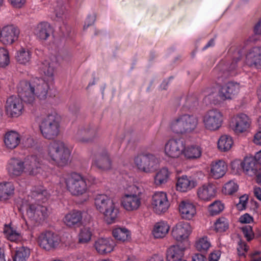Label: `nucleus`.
Returning <instances> with one entry per match:
<instances>
[{
  "label": "nucleus",
  "instance_id": "c9c22d12",
  "mask_svg": "<svg viewBox=\"0 0 261 261\" xmlns=\"http://www.w3.org/2000/svg\"><path fill=\"white\" fill-rule=\"evenodd\" d=\"M4 233L7 240L11 242L18 243L22 238L21 233L16 227L12 226L11 224L5 225Z\"/></svg>",
  "mask_w": 261,
  "mask_h": 261
},
{
  "label": "nucleus",
  "instance_id": "6ab92c4d",
  "mask_svg": "<svg viewBox=\"0 0 261 261\" xmlns=\"http://www.w3.org/2000/svg\"><path fill=\"white\" fill-rule=\"evenodd\" d=\"M241 86L239 83L232 81L221 86L218 92V96L222 101L231 100L239 93Z\"/></svg>",
  "mask_w": 261,
  "mask_h": 261
},
{
  "label": "nucleus",
  "instance_id": "ea45409f",
  "mask_svg": "<svg viewBox=\"0 0 261 261\" xmlns=\"http://www.w3.org/2000/svg\"><path fill=\"white\" fill-rule=\"evenodd\" d=\"M31 254L29 248L21 246L16 248L15 254L13 256V261H27Z\"/></svg>",
  "mask_w": 261,
  "mask_h": 261
},
{
  "label": "nucleus",
  "instance_id": "473e14b6",
  "mask_svg": "<svg viewBox=\"0 0 261 261\" xmlns=\"http://www.w3.org/2000/svg\"><path fill=\"white\" fill-rule=\"evenodd\" d=\"M32 52L30 49L21 47L15 53V59L17 63L28 66L31 64Z\"/></svg>",
  "mask_w": 261,
  "mask_h": 261
},
{
  "label": "nucleus",
  "instance_id": "4d7b16f0",
  "mask_svg": "<svg viewBox=\"0 0 261 261\" xmlns=\"http://www.w3.org/2000/svg\"><path fill=\"white\" fill-rule=\"evenodd\" d=\"M253 142L257 146H261V129L258 130L254 135Z\"/></svg>",
  "mask_w": 261,
  "mask_h": 261
},
{
  "label": "nucleus",
  "instance_id": "39448f33",
  "mask_svg": "<svg viewBox=\"0 0 261 261\" xmlns=\"http://www.w3.org/2000/svg\"><path fill=\"white\" fill-rule=\"evenodd\" d=\"M46 151L48 158L58 166H65L70 162L71 149L60 140L50 142Z\"/></svg>",
  "mask_w": 261,
  "mask_h": 261
},
{
  "label": "nucleus",
  "instance_id": "9d476101",
  "mask_svg": "<svg viewBox=\"0 0 261 261\" xmlns=\"http://www.w3.org/2000/svg\"><path fill=\"white\" fill-rule=\"evenodd\" d=\"M198 124V118L192 115H178L172 120L170 128L174 133L185 134L193 132Z\"/></svg>",
  "mask_w": 261,
  "mask_h": 261
},
{
  "label": "nucleus",
  "instance_id": "1a4fd4ad",
  "mask_svg": "<svg viewBox=\"0 0 261 261\" xmlns=\"http://www.w3.org/2000/svg\"><path fill=\"white\" fill-rule=\"evenodd\" d=\"M67 190L72 196H85V201L88 199V189L86 180L81 174L72 172L64 178Z\"/></svg>",
  "mask_w": 261,
  "mask_h": 261
},
{
  "label": "nucleus",
  "instance_id": "412c9836",
  "mask_svg": "<svg viewBox=\"0 0 261 261\" xmlns=\"http://www.w3.org/2000/svg\"><path fill=\"white\" fill-rule=\"evenodd\" d=\"M178 210L181 218L186 220H192L197 214L196 205L187 200H182L179 203Z\"/></svg>",
  "mask_w": 261,
  "mask_h": 261
},
{
  "label": "nucleus",
  "instance_id": "c85d7f7f",
  "mask_svg": "<svg viewBox=\"0 0 261 261\" xmlns=\"http://www.w3.org/2000/svg\"><path fill=\"white\" fill-rule=\"evenodd\" d=\"M197 185L196 180L191 177L182 175L177 180L176 188L180 192H187L194 188Z\"/></svg>",
  "mask_w": 261,
  "mask_h": 261
},
{
  "label": "nucleus",
  "instance_id": "7ed1b4c3",
  "mask_svg": "<svg viewBox=\"0 0 261 261\" xmlns=\"http://www.w3.org/2000/svg\"><path fill=\"white\" fill-rule=\"evenodd\" d=\"M6 169L11 178L20 176L25 172L31 175L41 174L43 177H47L51 173L46 166L40 163L36 155L27 156L24 160L18 157H12L8 161Z\"/></svg>",
  "mask_w": 261,
  "mask_h": 261
},
{
  "label": "nucleus",
  "instance_id": "c756f323",
  "mask_svg": "<svg viewBox=\"0 0 261 261\" xmlns=\"http://www.w3.org/2000/svg\"><path fill=\"white\" fill-rule=\"evenodd\" d=\"M34 35L37 38L41 40H46L53 33V30L50 24L47 22H41L34 28Z\"/></svg>",
  "mask_w": 261,
  "mask_h": 261
},
{
  "label": "nucleus",
  "instance_id": "f03ea898",
  "mask_svg": "<svg viewBox=\"0 0 261 261\" xmlns=\"http://www.w3.org/2000/svg\"><path fill=\"white\" fill-rule=\"evenodd\" d=\"M48 197L46 190L42 188L38 191L34 190L32 195L23 199L20 204V210L25 212V217L32 225L42 224L48 217L47 208L38 202H44Z\"/></svg>",
  "mask_w": 261,
  "mask_h": 261
},
{
  "label": "nucleus",
  "instance_id": "864d4df0",
  "mask_svg": "<svg viewBox=\"0 0 261 261\" xmlns=\"http://www.w3.org/2000/svg\"><path fill=\"white\" fill-rule=\"evenodd\" d=\"M244 237L247 241H250L253 238L254 233L252 227L249 225H247L242 228Z\"/></svg>",
  "mask_w": 261,
  "mask_h": 261
},
{
  "label": "nucleus",
  "instance_id": "6e6d98bb",
  "mask_svg": "<svg viewBox=\"0 0 261 261\" xmlns=\"http://www.w3.org/2000/svg\"><path fill=\"white\" fill-rule=\"evenodd\" d=\"M8 2L14 8H20L25 3V0H8Z\"/></svg>",
  "mask_w": 261,
  "mask_h": 261
},
{
  "label": "nucleus",
  "instance_id": "20e7f679",
  "mask_svg": "<svg viewBox=\"0 0 261 261\" xmlns=\"http://www.w3.org/2000/svg\"><path fill=\"white\" fill-rule=\"evenodd\" d=\"M96 210L103 215L108 224L115 223L118 219L119 209L113 198L105 194H99L94 198Z\"/></svg>",
  "mask_w": 261,
  "mask_h": 261
},
{
  "label": "nucleus",
  "instance_id": "dca6fc26",
  "mask_svg": "<svg viewBox=\"0 0 261 261\" xmlns=\"http://www.w3.org/2000/svg\"><path fill=\"white\" fill-rule=\"evenodd\" d=\"M19 34L20 30L16 25H5L0 28V42L4 45H11L18 40Z\"/></svg>",
  "mask_w": 261,
  "mask_h": 261
},
{
  "label": "nucleus",
  "instance_id": "69168bd1",
  "mask_svg": "<svg viewBox=\"0 0 261 261\" xmlns=\"http://www.w3.org/2000/svg\"><path fill=\"white\" fill-rule=\"evenodd\" d=\"M95 20V18L94 16H88L87 20L86 23H87V25L85 24L84 27V29H87L89 26L93 24Z\"/></svg>",
  "mask_w": 261,
  "mask_h": 261
},
{
  "label": "nucleus",
  "instance_id": "4be33fe9",
  "mask_svg": "<svg viewBox=\"0 0 261 261\" xmlns=\"http://www.w3.org/2000/svg\"><path fill=\"white\" fill-rule=\"evenodd\" d=\"M116 243L111 238H99L94 242V247L101 255H105L113 252Z\"/></svg>",
  "mask_w": 261,
  "mask_h": 261
},
{
  "label": "nucleus",
  "instance_id": "72a5a7b5",
  "mask_svg": "<svg viewBox=\"0 0 261 261\" xmlns=\"http://www.w3.org/2000/svg\"><path fill=\"white\" fill-rule=\"evenodd\" d=\"M170 230V225L166 221L156 222L152 230V234L155 239H162L166 236Z\"/></svg>",
  "mask_w": 261,
  "mask_h": 261
},
{
  "label": "nucleus",
  "instance_id": "f3484780",
  "mask_svg": "<svg viewBox=\"0 0 261 261\" xmlns=\"http://www.w3.org/2000/svg\"><path fill=\"white\" fill-rule=\"evenodd\" d=\"M192 231V227L189 222L179 221L172 226L171 235L175 241L182 243L188 240Z\"/></svg>",
  "mask_w": 261,
  "mask_h": 261
},
{
  "label": "nucleus",
  "instance_id": "3c124183",
  "mask_svg": "<svg viewBox=\"0 0 261 261\" xmlns=\"http://www.w3.org/2000/svg\"><path fill=\"white\" fill-rule=\"evenodd\" d=\"M89 254L86 252H80L72 255L73 261H89Z\"/></svg>",
  "mask_w": 261,
  "mask_h": 261
},
{
  "label": "nucleus",
  "instance_id": "49530a36",
  "mask_svg": "<svg viewBox=\"0 0 261 261\" xmlns=\"http://www.w3.org/2000/svg\"><path fill=\"white\" fill-rule=\"evenodd\" d=\"M10 63L8 50L4 47H0V68H6Z\"/></svg>",
  "mask_w": 261,
  "mask_h": 261
},
{
  "label": "nucleus",
  "instance_id": "37998d69",
  "mask_svg": "<svg viewBox=\"0 0 261 261\" xmlns=\"http://www.w3.org/2000/svg\"><path fill=\"white\" fill-rule=\"evenodd\" d=\"M243 172L246 174L252 176L255 173V162L253 159L250 158L245 159L242 161Z\"/></svg>",
  "mask_w": 261,
  "mask_h": 261
},
{
  "label": "nucleus",
  "instance_id": "6e6552de",
  "mask_svg": "<svg viewBox=\"0 0 261 261\" xmlns=\"http://www.w3.org/2000/svg\"><path fill=\"white\" fill-rule=\"evenodd\" d=\"M142 189L141 187L132 185L126 188L121 198L122 207L127 212L138 210L142 203Z\"/></svg>",
  "mask_w": 261,
  "mask_h": 261
},
{
  "label": "nucleus",
  "instance_id": "680f3d73",
  "mask_svg": "<svg viewBox=\"0 0 261 261\" xmlns=\"http://www.w3.org/2000/svg\"><path fill=\"white\" fill-rule=\"evenodd\" d=\"M192 261H207L206 258L203 255L197 253L192 257Z\"/></svg>",
  "mask_w": 261,
  "mask_h": 261
},
{
  "label": "nucleus",
  "instance_id": "a18cd8bd",
  "mask_svg": "<svg viewBox=\"0 0 261 261\" xmlns=\"http://www.w3.org/2000/svg\"><path fill=\"white\" fill-rule=\"evenodd\" d=\"M224 208V205L221 201L216 200L208 207V211L211 216H215L221 213Z\"/></svg>",
  "mask_w": 261,
  "mask_h": 261
},
{
  "label": "nucleus",
  "instance_id": "a878e982",
  "mask_svg": "<svg viewBox=\"0 0 261 261\" xmlns=\"http://www.w3.org/2000/svg\"><path fill=\"white\" fill-rule=\"evenodd\" d=\"M245 64L249 67H261V47L251 48L246 55Z\"/></svg>",
  "mask_w": 261,
  "mask_h": 261
},
{
  "label": "nucleus",
  "instance_id": "09e8293b",
  "mask_svg": "<svg viewBox=\"0 0 261 261\" xmlns=\"http://www.w3.org/2000/svg\"><path fill=\"white\" fill-rule=\"evenodd\" d=\"M92 233L88 227H84L81 229L79 234V242L80 243H86L90 241Z\"/></svg>",
  "mask_w": 261,
  "mask_h": 261
},
{
  "label": "nucleus",
  "instance_id": "774afa93",
  "mask_svg": "<svg viewBox=\"0 0 261 261\" xmlns=\"http://www.w3.org/2000/svg\"><path fill=\"white\" fill-rule=\"evenodd\" d=\"M64 12V7L63 6H61V8H59L58 10L57 9L55 10V13L56 14V16L57 18H60L62 17Z\"/></svg>",
  "mask_w": 261,
  "mask_h": 261
},
{
  "label": "nucleus",
  "instance_id": "aec40b11",
  "mask_svg": "<svg viewBox=\"0 0 261 261\" xmlns=\"http://www.w3.org/2000/svg\"><path fill=\"white\" fill-rule=\"evenodd\" d=\"M184 142L181 139H171L165 144V155L171 159H176L182 154Z\"/></svg>",
  "mask_w": 261,
  "mask_h": 261
},
{
  "label": "nucleus",
  "instance_id": "9b49d317",
  "mask_svg": "<svg viewBox=\"0 0 261 261\" xmlns=\"http://www.w3.org/2000/svg\"><path fill=\"white\" fill-rule=\"evenodd\" d=\"M134 164L141 171L150 173L158 168L160 164L159 159L149 153H141L134 158Z\"/></svg>",
  "mask_w": 261,
  "mask_h": 261
},
{
  "label": "nucleus",
  "instance_id": "2eb2a0df",
  "mask_svg": "<svg viewBox=\"0 0 261 261\" xmlns=\"http://www.w3.org/2000/svg\"><path fill=\"white\" fill-rule=\"evenodd\" d=\"M252 120L250 117L243 113L234 115L229 123L230 128L236 134L248 132L251 126Z\"/></svg>",
  "mask_w": 261,
  "mask_h": 261
},
{
  "label": "nucleus",
  "instance_id": "a19ab883",
  "mask_svg": "<svg viewBox=\"0 0 261 261\" xmlns=\"http://www.w3.org/2000/svg\"><path fill=\"white\" fill-rule=\"evenodd\" d=\"M94 138V131L93 130L81 129L79 130L76 135L77 141L81 143H87L92 140Z\"/></svg>",
  "mask_w": 261,
  "mask_h": 261
},
{
  "label": "nucleus",
  "instance_id": "e433bc0d",
  "mask_svg": "<svg viewBox=\"0 0 261 261\" xmlns=\"http://www.w3.org/2000/svg\"><path fill=\"white\" fill-rule=\"evenodd\" d=\"M182 154L187 159H197L201 156L202 148L197 145H191L186 146L184 143Z\"/></svg>",
  "mask_w": 261,
  "mask_h": 261
},
{
  "label": "nucleus",
  "instance_id": "423d86ee",
  "mask_svg": "<svg viewBox=\"0 0 261 261\" xmlns=\"http://www.w3.org/2000/svg\"><path fill=\"white\" fill-rule=\"evenodd\" d=\"M242 51L239 49L234 51L231 62L225 64L219 63L214 69L213 72L217 80L218 84L224 82V79L237 74V63L242 57Z\"/></svg>",
  "mask_w": 261,
  "mask_h": 261
},
{
  "label": "nucleus",
  "instance_id": "4468645a",
  "mask_svg": "<svg viewBox=\"0 0 261 261\" xmlns=\"http://www.w3.org/2000/svg\"><path fill=\"white\" fill-rule=\"evenodd\" d=\"M223 122L222 113L217 109L207 111L202 117V122L205 129L212 132L218 130Z\"/></svg>",
  "mask_w": 261,
  "mask_h": 261
},
{
  "label": "nucleus",
  "instance_id": "603ef678",
  "mask_svg": "<svg viewBox=\"0 0 261 261\" xmlns=\"http://www.w3.org/2000/svg\"><path fill=\"white\" fill-rule=\"evenodd\" d=\"M248 197L245 194L241 196L239 198V202L237 204L236 206L238 210L242 211L245 209L247 202Z\"/></svg>",
  "mask_w": 261,
  "mask_h": 261
},
{
  "label": "nucleus",
  "instance_id": "cd10ccee",
  "mask_svg": "<svg viewBox=\"0 0 261 261\" xmlns=\"http://www.w3.org/2000/svg\"><path fill=\"white\" fill-rule=\"evenodd\" d=\"M21 138L20 134L15 130H10L5 133L4 136V143L7 149L13 150L20 144Z\"/></svg>",
  "mask_w": 261,
  "mask_h": 261
},
{
  "label": "nucleus",
  "instance_id": "ddd939ff",
  "mask_svg": "<svg viewBox=\"0 0 261 261\" xmlns=\"http://www.w3.org/2000/svg\"><path fill=\"white\" fill-rule=\"evenodd\" d=\"M38 246L46 251L57 248L60 244V237L51 231H45L39 233L36 238Z\"/></svg>",
  "mask_w": 261,
  "mask_h": 261
},
{
  "label": "nucleus",
  "instance_id": "13d9d810",
  "mask_svg": "<svg viewBox=\"0 0 261 261\" xmlns=\"http://www.w3.org/2000/svg\"><path fill=\"white\" fill-rule=\"evenodd\" d=\"M221 255L220 251H215L209 255L208 261H218Z\"/></svg>",
  "mask_w": 261,
  "mask_h": 261
},
{
  "label": "nucleus",
  "instance_id": "bb28decb",
  "mask_svg": "<svg viewBox=\"0 0 261 261\" xmlns=\"http://www.w3.org/2000/svg\"><path fill=\"white\" fill-rule=\"evenodd\" d=\"M82 219V212L79 210H73L64 215L62 221L67 227H73L81 224Z\"/></svg>",
  "mask_w": 261,
  "mask_h": 261
},
{
  "label": "nucleus",
  "instance_id": "0eeeda50",
  "mask_svg": "<svg viewBox=\"0 0 261 261\" xmlns=\"http://www.w3.org/2000/svg\"><path fill=\"white\" fill-rule=\"evenodd\" d=\"M39 127L44 138L54 139L60 133V116L56 112H51L41 120Z\"/></svg>",
  "mask_w": 261,
  "mask_h": 261
},
{
  "label": "nucleus",
  "instance_id": "8fccbe9b",
  "mask_svg": "<svg viewBox=\"0 0 261 261\" xmlns=\"http://www.w3.org/2000/svg\"><path fill=\"white\" fill-rule=\"evenodd\" d=\"M231 169L232 173L240 174L243 171L242 161L240 160H235L231 163Z\"/></svg>",
  "mask_w": 261,
  "mask_h": 261
},
{
  "label": "nucleus",
  "instance_id": "c03bdc74",
  "mask_svg": "<svg viewBox=\"0 0 261 261\" xmlns=\"http://www.w3.org/2000/svg\"><path fill=\"white\" fill-rule=\"evenodd\" d=\"M228 221L224 217L218 218L214 223V229L218 232L225 231L228 228Z\"/></svg>",
  "mask_w": 261,
  "mask_h": 261
},
{
  "label": "nucleus",
  "instance_id": "7c9ffc66",
  "mask_svg": "<svg viewBox=\"0 0 261 261\" xmlns=\"http://www.w3.org/2000/svg\"><path fill=\"white\" fill-rule=\"evenodd\" d=\"M15 188L12 181L0 182V201H7L12 198L15 194Z\"/></svg>",
  "mask_w": 261,
  "mask_h": 261
},
{
  "label": "nucleus",
  "instance_id": "052dcab7",
  "mask_svg": "<svg viewBox=\"0 0 261 261\" xmlns=\"http://www.w3.org/2000/svg\"><path fill=\"white\" fill-rule=\"evenodd\" d=\"M203 92L205 97H208V98H210L212 95L215 93L216 89L215 88H207Z\"/></svg>",
  "mask_w": 261,
  "mask_h": 261
},
{
  "label": "nucleus",
  "instance_id": "f704fd0d",
  "mask_svg": "<svg viewBox=\"0 0 261 261\" xmlns=\"http://www.w3.org/2000/svg\"><path fill=\"white\" fill-rule=\"evenodd\" d=\"M112 236L117 241L127 242L132 238L131 231L125 227L115 226L112 229Z\"/></svg>",
  "mask_w": 261,
  "mask_h": 261
},
{
  "label": "nucleus",
  "instance_id": "b1692460",
  "mask_svg": "<svg viewBox=\"0 0 261 261\" xmlns=\"http://www.w3.org/2000/svg\"><path fill=\"white\" fill-rule=\"evenodd\" d=\"M210 168V176L214 179H218L226 174L227 171V165L223 160H217L211 162Z\"/></svg>",
  "mask_w": 261,
  "mask_h": 261
},
{
  "label": "nucleus",
  "instance_id": "58836bf2",
  "mask_svg": "<svg viewBox=\"0 0 261 261\" xmlns=\"http://www.w3.org/2000/svg\"><path fill=\"white\" fill-rule=\"evenodd\" d=\"M233 140L232 138L227 135H223L217 142L218 149L221 152H227L232 147Z\"/></svg>",
  "mask_w": 261,
  "mask_h": 261
},
{
  "label": "nucleus",
  "instance_id": "338daca9",
  "mask_svg": "<svg viewBox=\"0 0 261 261\" xmlns=\"http://www.w3.org/2000/svg\"><path fill=\"white\" fill-rule=\"evenodd\" d=\"M254 32L256 34H261V18L255 25Z\"/></svg>",
  "mask_w": 261,
  "mask_h": 261
},
{
  "label": "nucleus",
  "instance_id": "5fc2aeb1",
  "mask_svg": "<svg viewBox=\"0 0 261 261\" xmlns=\"http://www.w3.org/2000/svg\"><path fill=\"white\" fill-rule=\"evenodd\" d=\"M237 249L238 254L240 256H245V253L248 249V247L245 242L240 241L238 244Z\"/></svg>",
  "mask_w": 261,
  "mask_h": 261
},
{
  "label": "nucleus",
  "instance_id": "f257e3e1",
  "mask_svg": "<svg viewBox=\"0 0 261 261\" xmlns=\"http://www.w3.org/2000/svg\"><path fill=\"white\" fill-rule=\"evenodd\" d=\"M58 65V57L56 56H52L48 60L41 62L38 66L43 77L21 81L17 86L19 95L29 103L34 101L35 97L39 100H45L49 87L54 81V70Z\"/></svg>",
  "mask_w": 261,
  "mask_h": 261
},
{
  "label": "nucleus",
  "instance_id": "4c0bfd02",
  "mask_svg": "<svg viewBox=\"0 0 261 261\" xmlns=\"http://www.w3.org/2000/svg\"><path fill=\"white\" fill-rule=\"evenodd\" d=\"M92 166L102 170H108L111 168V162L107 153L96 155L92 162Z\"/></svg>",
  "mask_w": 261,
  "mask_h": 261
},
{
  "label": "nucleus",
  "instance_id": "0e129e2a",
  "mask_svg": "<svg viewBox=\"0 0 261 261\" xmlns=\"http://www.w3.org/2000/svg\"><path fill=\"white\" fill-rule=\"evenodd\" d=\"M146 261H164V259L162 256L154 254L148 258Z\"/></svg>",
  "mask_w": 261,
  "mask_h": 261
},
{
  "label": "nucleus",
  "instance_id": "e2e57ef3",
  "mask_svg": "<svg viewBox=\"0 0 261 261\" xmlns=\"http://www.w3.org/2000/svg\"><path fill=\"white\" fill-rule=\"evenodd\" d=\"M254 196L259 201H261V188L255 187L253 189Z\"/></svg>",
  "mask_w": 261,
  "mask_h": 261
},
{
  "label": "nucleus",
  "instance_id": "393cba45",
  "mask_svg": "<svg viewBox=\"0 0 261 261\" xmlns=\"http://www.w3.org/2000/svg\"><path fill=\"white\" fill-rule=\"evenodd\" d=\"M172 172L166 167L156 171L153 177V185L157 187L166 185L171 180Z\"/></svg>",
  "mask_w": 261,
  "mask_h": 261
},
{
  "label": "nucleus",
  "instance_id": "5701e85b",
  "mask_svg": "<svg viewBox=\"0 0 261 261\" xmlns=\"http://www.w3.org/2000/svg\"><path fill=\"white\" fill-rule=\"evenodd\" d=\"M217 194V188L212 183L207 182L198 188L197 195L199 200L209 201L214 198Z\"/></svg>",
  "mask_w": 261,
  "mask_h": 261
},
{
  "label": "nucleus",
  "instance_id": "bf43d9fd",
  "mask_svg": "<svg viewBox=\"0 0 261 261\" xmlns=\"http://www.w3.org/2000/svg\"><path fill=\"white\" fill-rule=\"evenodd\" d=\"M239 221L242 223H249L253 221V218L249 214H245L240 217Z\"/></svg>",
  "mask_w": 261,
  "mask_h": 261
},
{
  "label": "nucleus",
  "instance_id": "2f4dec72",
  "mask_svg": "<svg viewBox=\"0 0 261 261\" xmlns=\"http://www.w3.org/2000/svg\"><path fill=\"white\" fill-rule=\"evenodd\" d=\"M185 248L178 245H172L166 251L167 261H179L184 259Z\"/></svg>",
  "mask_w": 261,
  "mask_h": 261
},
{
  "label": "nucleus",
  "instance_id": "de8ad7c7",
  "mask_svg": "<svg viewBox=\"0 0 261 261\" xmlns=\"http://www.w3.org/2000/svg\"><path fill=\"white\" fill-rule=\"evenodd\" d=\"M238 184L233 180L227 182L223 187L222 192L225 195H232L238 190Z\"/></svg>",
  "mask_w": 261,
  "mask_h": 261
},
{
  "label": "nucleus",
  "instance_id": "79ce46f5",
  "mask_svg": "<svg viewBox=\"0 0 261 261\" xmlns=\"http://www.w3.org/2000/svg\"><path fill=\"white\" fill-rule=\"evenodd\" d=\"M211 244L208 238L206 236H203L197 239L195 243V247L196 249L200 252L207 251Z\"/></svg>",
  "mask_w": 261,
  "mask_h": 261
},
{
  "label": "nucleus",
  "instance_id": "a211bd4d",
  "mask_svg": "<svg viewBox=\"0 0 261 261\" xmlns=\"http://www.w3.org/2000/svg\"><path fill=\"white\" fill-rule=\"evenodd\" d=\"M151 206L153 211L158 215L166 213L170 206L166 193L162 191L155 192L151 198Z\"/></svg>",
  "mask_w": 261,
  "mask_h": 261
},
{
  "label": "nucleus",
  "instance_id": "f8f14e48",
  "mask_svg": "<svg viewBox=\"0 0 261 261\" xmlns=\"http://www.w3.org/2000/svg\"><path fill=\"white\" fill-rule=\"evenodd\" d=\"M21 96L12 95L7 98L5 105V112L10 118H17L24 112V102Z\"/></svg>",
  "mask_w": 261,
  "mask_h": 261
}]
</instances>
